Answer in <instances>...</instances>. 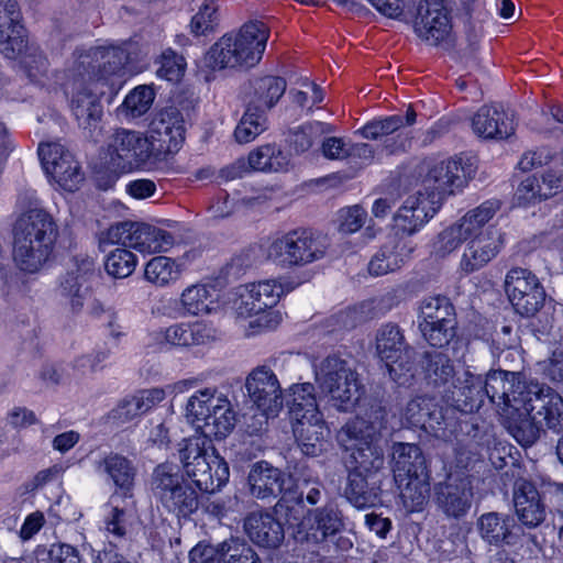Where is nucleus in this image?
Wrapping results in <instances>:
<instances>
[{"mask_svg": "<svg viewBox=\"0 0 563 563\" xmlns=\"http://www.w3.org/2000/svg\"><path fill=\"white\" fill-rule=\"evenodd\" d=\"M266 129L265 114L247 106L245 113L235 128L234 136L239 143L254 141Z\"/></svg>", "mask_w": 563, "mask_h": 563, "instance_id": "nucleus-47", "label": "nucleus"}, {"mask_svg": "<svg viewBox=\"0 0 563 563\" xmlns=\"http://www.w3.org/2000/svg\"><path fill=\"white\" fill-rule=\"evenodd\" d=\"M102 243L120 244L146 255L167 252L174 244L173 235L151 224L122 221L102 233Z\"/></svg>", "mask_w": 563, "mask_h": 563, "instance_id": "nucleus-11", "label": "nucleus"}, {"mask_svg": "<svg viewBox=\"0 0 563 563\" xmlns=\"http://www.w3.org/2000/svg\"><path fill=\"white\" fill-rule=\"evenodd\" d=\"M515 512L522 526L532 529L539 527L547 518V506L536 485L519 479L514 486Z\"/></svg>", "mask_w": 563, "mask_h": 563, "instance_id": "nucleus-32", "label": "nucleus"}, {"mask_svg": "<svg viewBox=\"0 0 563 563\" xmlns=\"http://www.w3.org/2000/svg\"><path fill=\"white\" fill-rule=\"evenodd\" d=\"M505 290L516 311L521 316H533L543 305L545 292L539 279L523 268L509 271Z\"/></svg>", "mask_w": 563, "mask_h": 563, "instance_id": "nucleus-23", "label": "nucleus"}, {"mask_svg": "<svg viewBox=\"0 0 563 563\" xmlns=\"http://www.w3.org/2000/svg\"><path fill=\"white\" fill-rule=\"evenodd\" d=\"M16 0H0V53L16 59L26 48L25 30Z\"/></svg>", "mask_w": 563, "mask_h": 563, "instance_id": "nucleus-27", "label": "nucleus"}, {"mask_svg": "<svg viewBox=\"0 0 563 563\" xmlns=\"http://www.w3.org/2000/svg\"><path fill=\"white\" fill-rule=\"evenodd\" d=\"M177 306L183 317L206 316L217 309L212 288L201 283L184 288L177 300Z\"/></svg>", "mask_w": 563, "mask_h": 563, "instance_id": "nucleus-40", "label": "nucleus"}, {"mask_svg": "<svg viewBox=\"0 0 563 563\" xmlns=\"http://www.w3.org/2000/svg\"><path fill=\"white\" fill-rule=\"evenodd\" d=\"M421 184L444 199L461 191L472 177V168L459 157L429 158L423 163Z\"/></svg>", "mask_w": 563, "mask_h": 563, "instance_id": "nucleus-16", "label": "nucleus"}, {"mask_svg": "<svg viewBox=\"0 0 563 563\" xmlns=\"http://www.w3.org/2000/svg\"><path fill=\"white\" fill-rule=\"evenodd\" d=\"M218 9V0H205L191 19V32L196 35H205L213 31L219 22Z\"/></svg>", "mask_w": 563, "mask_h": 563, "instance_id": "nucleus-52", "label": "nucleus"}, {"mask_svg": "<svg viewBox=\"0 0 563 563\" xmlns=\"http://www.w3.org/2000/svg\"><path fill=\"white\" fill-rule=\"evenodd\" d=\"M286 396L298 448L303 455L314 456L318 454L317 446L329 434L316 388L311 383L292 384L286 389Z\"/></svg>", "mask_w": 563, "mask_h": 563, "instance_id": "nucleus-6", "label": "nucleus"}, {"mask_svg": "<svg viewBox=\"0 0 563 563\" xmlns=\"http://www.w3.org/2000/svg\"><path fill=\"white\" fill-rule=\"evenodd\" d=\"M485 384L487 398L500 407L507 429L522 446L534 443L543 424L563 428V398L549 386L507 371L489 372Z\"/></svg>", "mask_w": 563, "mask_h": 563, "instance_id": "nucleus-1", "label": "nucleus"}, {"mask_svg": "<svg viewBox=\"0 0 563 563\" xmlns=\"http://www.w3.org/2000/svg\"><path fill=\"white\" fill-rule=\"evenodd\" d=\"M396 291L363 300L339 312L334 319L340 329H353L368 320L379 318L397 306Z\"/></svg>", "mask_w": 563, "mask_h": 563, "instance_id": "nucleus-33", "label": "nucleus"}, {"mask_svg": "<svg viewBox=\"0 0 563 563\" xmlns=\"http://www.w3.org/2000/svg\"><path fill=\"white\" fill-rule=\"evenodd\" d=\"M401 422L408 427H419L437 433L441 429L442 412L433 399L416 397L410 399L400 411Z\"/></svg>", "mask_w": 563, "mask_h": 563, "instance_id": "nucleus-39", "label": "nucleus"}, {"mask_svg": "<svg viewBox=\"0 0 563 563\" xmlns=\"http://www.w3.org/2000/svg\"><path fill=\"white\" fill-rule=\"evenodd\" d=\"M297 285L288 276H278L233 288L229 305L243 334L252 338L275 330L283 321V313L275 307Z\"/></svg>", "mask_w": 563, "mask_h": 563, "instance_id": "nucleus-3", "label": "nucleus"}, {"mask_svg": "<svg viewBox=\"0 0 563 563\" xmlns=\"http://www.w3.org/2000/svg\"><path fill=\"white\" fill-rule=\"evenodd\" d=\"M313 375L320 395L336 410L350 411L358 402V374L346 360L327 356L313 365Z\"/></svg>", "mask_w": 563, "mask_h": 563, "instance_id": "nucleus-7", "label": "nucleus"}, {"mask_svg": "<svg viewBox=\"0 0 563 563\" xmlns=\"http://www.w3.org/2000/svg\"><path fill=\"white\" fill-rule=\"evenodd\" d=\"M342 528V521L333 509L322 508L308 512L292 531L294 539L308 547L323 542Z\"/></svg>", "mask_w": 563, "mask_h": 563, "instance_id": "nucleus-28", "label": "nucleus"}, {"mask_svg": "<svg viewBox=\"0 0 563 563\" xmlns=\"http://www.w3.org/2000/svg\"><path fill=\"white\" fill-rule=\"evenodd\" d=\"M419 329L432 346L442 347L453 339L454 308L445 297L437 296L423 300L420 307Z\"/></svg>", "mask_w": 563, "mask_h": 563, "instance_id": "nucleus-17", "label": "nucleus"}, {"mask_svg": "<svg viewBox=\"0 0 563 563\" xmlns=\"http://www.w3.org/2000/svg\"><path fill=\"white\" fill-rule=\"evenodd\" d=\"M412 247L406 241L393 239L382 246L368 264V272L383 276L400 268L409 258Z\"/></svg>", "mask_w": 563, "mask_h": 563, "instance_id": "nucleus-41", "label": "nucleus"}, {"mask_svg": "<svg viewBox=\"0 0 563 563\" xmlns=\"http://www.w3.org/2000/svg\"><path fill=\"white\" fill-rule=\"evenodd\" d=\"M351 143L342 137L329 136L321 143V152L328 159L343 161L351 157Z\"/></svg>", "mask_w": 563, "mask_h": 563, "instance_id": "nucleus-58", "label": "nucleus"}, {"mask_svg": "<svg viewBox=\"0 0 563 563\" xmlns=\"http://www.w3.org/2000/svg\"><path fill=\"white\" fill-rule=\"evenodd\" d=\"M249 483L252 495L262 499L276 496L286 489L280 471L267 461H260L254 465L249 475Z\"/></svg>", "mask_w": 563, "mask_h": 563, "instance_id": "nucleus-43", "label": "nucleus"}, {"mask_svg": "<svg viewBox=\"0 0 563 563\" xmlns=\"http://www.w3.org/2000/svg\"><path fill=\"white\" fill-rule=\"evenodd\" d=\"M268 38L269 27L264 22L247 21L210 47L206 64L212 69L253 67L262 59Z\"/></svg>", "mask_w": 563, "mask_h": 563, "instance_id": "nucleus-5", "label": "nucleus"}, {"mask_svg": "<svg viewBox=\"0 0 563 563\" xmlns=\"http://www.w3.org/2000/svg\"><path fill=\"white\" fill-rule=\"evenodd\" d=\"M262 249L266 260L280 268L301 267L325 255L324 245L307 230H294L272 238Z\"/></svg>", "mask_w": 563, "mask_h": 563, "instance_id": "nucleus-8", "label": "nucleus"}, {"mask_svg": "<svg viewBox=\"0 0 563 563\" xmlns=\"http://www.w3.org/2000/svg\"><path fill=\"white\" fill-rule=\"evenodd\" d=\"M104 468L117 486L129 488L132 485L134 473L129 460H106Z\"/></svg>", "mask_w": 563, "mask_h": 563, "instance_id": "nucleus-57", "label": "nucleus"}, {"mask_svg": "<svg viewBox=\"0 0 563 563\" xmlns=\"http://www.w3.org/2000/svg\"><path fill=\"white\" fill-rule=\"evenodd\" d=\"M157 76L168 81H178L184 75L186 68V62L184 57L177 55L170 48L162 52L157 59Z\"/></svg>", "mask_w": 563, "mask_h": 563, "instance_id": "nucleus-53", "label": "nucleus"}, {"mask_svg": "<svg viewBox=\"0 0 563 563\" xmlns=\"http://www.w3.org/2000/svg\"><path fill=\"white\" fill-rule=\"evenodd\" d=\"M457 384L454 387L457 388L471 404V409L474 406H479L487 398L486 393V376L474 375L470 371H464L462 376L456 379Z\"/></svg>", "mask_w": 563, "mask_h": 563, "instance_id": "nucleus-50", "label": "nucleus"}, {"mask_svg": "<svg viewBox=\"0 0 563 563\" xmlns=\"http://www.w3.org/2000/svg\"><path fill=\"white\" fill-rule=\"evenodd\" d=\"M134 397L137 400L141 411L144 415L161 404L166 398V394L163 387H154L140 390L139 393L134 394Z\"/></svg>", "mask_w": 563, "mask_h": 563, "instance_id": "nucleus-63", "label": "nucleus"}, {"mask_svg": "<svg viewBox=\"0 0 563 563\" xmlns=\"http://www.w3.org/2000/svg\"><path fill=\"white\" fill-rule=\"evenodd\" d=\"M286 81L280 77L267 76L258 78L253 84V93L249 106L265 113L273 108L285 93Z\"/></svg>", "mask_w": 563, "mask_h": 563, "instance_id": "nucleus-44", "label": "nucleus"}, {"mask_svg": "<svg viewBox=\"0 0 563 563\" xmlns=\"http://www.w3.org/2000/svg\"><path fill=\"white\" fill-rule=\"evenodd\" d=\"M250 401L266 419L276 417L284 407L283 388L277 375L268 366H257L245 379Z\"/></svg>", "mask_w": 563, "mask_h": 563, "instance_id": "nucleus-19", "label": "nucleus"}, {"mask_svg": "<svg viewBox=\"0 0 563 563\" xmlns=\"http://www.w3.org/2000/svg\"><path fill=\"white\" fill-rule=\"evenodd\" d=\"M189 561L190 563H223L222 543L218 548L198 543L189 552Z\"/></svg>", "mask_w": 563, "mask_h": 563, "instance_id": "nucleus-61", "label": "nucleus"}, {"mask_svg": "<svg viewBox=\"0 0 563 563\" xmlns=\"http://www.w3.org/2000/svg\"><path fill=\"white\" fill-rule=\"evenodd\" d=\"M217 329L208 322H178L154 333V340L163 345L188 349L216 341Z\"/></svg>", "mask_w": 563, "mask_h": 563, "instance_id": "nucleus-26", "label": "nucleus"}, {"mask_svg": "<svg viewBox=\"0 0 563 563\" xmlns=\"http://www.w3.org/2000/svg\"><path fill=\"white\" fill-rule=\"evenodd\" d=\"M330 131V125L319 121L303 124L291 133L289 139L290 147L296 153H303L313 145L316 140Z\"/></svg>", "mask_w": 563, "mask_h": 563, "instance_id": "nucleus-49", "label": "nucleus"}, {"mask_svg": "<svg viewBox=\"0 0 563 563\" xmlns=\"http://www.w3.org/2000/svg\"><path fill=\"white\" fill-rule=\"evenodd\" d=\"M84 277H74L69 274L65 282L62 284L63 290L66 296L70 297V303L74 310H79L84 306V300L87 296V288L82 287L81 280Z\"/></svg>", "mask_w": 563, "mask_h": 563, "instance_id": "nucleus-62", "label": "nucleus"}, {"mask_svg": "<svg viewBox=\"0 0 563 563\" xmlns=\"http://www.w3.org/2000/svg\"><path fill=\"white\" fill-rule=\"evenodd\" d=\"M38 156L46 175L62 189L75 191L84 179L79 163L60 143L49 142L38 146Z\"/></svg>", "mask_w": 563, "mask_h": 563, "instance_id": "nucleus-20", "label": "nucleus"}, {"mask_svg": "<svg viewBox=\"0 0 563 563\" xmlns=\"http://www.w3.org/2000/svg\"><path fill=\"white\" fill-rule=\"evenodd\" d=\"M471 123L473 132L485 140H504L515 133L512 119L499 106L481 107Z\"/></svg>", "mask_w": 563, "mask_h": 563, "instance_id": "nucleus-36", "label": "nucleus"}, {"mask_svg": "<svg viewBox=\"0 0 563 563\" xmlns=\"http://www.w3.org/2000/svg\"><path fill=\"white\" fill-rule=\"evenodd\" d=\"M136 255L129 247H117L104 257V271L112 277L123 279L133 274L137 266Z\"/></svg>", "mask_w": 563, "mask_h": 563, "instance_id": "nucleus-46", "label": "nucleus"}, {"mask_svg": "<svg viewBox=\"0 0 563 563\" xmlns=\"http://www.w3.org/2000/svg\"><path fill=\"white\" fill-rule=\"evenodd\" d=\"M96 65L87 75L110 88L120 85L118 80L124 75V67L136 59V45L125 42L122 45L99 46L91 51Z\"/></svg>", "mask_w": 563, "mask_h": 563, "instance_id": "nucleus-21", "label": "nucleus"}, {"mask_svg": "<svg viewBox=\"0 0 563 563\" xmlns=\"http://www.w3.org/2000/svg\"><path fill=\"white\" fill-rule=\"evenodd\" d=\"M500 207L499 200L490 199L468 210L439 234L435 243L437 251L442 254L450 253L463 243V238L479 236L487 232L493 235H501L494 225L489 224Z\"/></svg>", "mask_w": 563, "mask_h": 563, "instance_id": "nucleus-10", "label": "nucleus"}, {"mask_svg": "<svg viewBox=\"0 0 563 563\" xmlns=\"http://www.w3.org/2000/svg\"><path fill=\"white\" fill-rule=\"evenodd\" d=\"M430 378L435 385L448 384L455 374L454 367L449 357L443 354H437L430 365Z\"/></svg>", "mask_w": 563, "mask_h": 563, "instance_id": "nucleus-59", "label": "nucleus"}, {"mask_svg": "<svg viewBox=\"0 0 563 563\" xmlns=\"http://www.w3.org/2000/svg\"><path fill=\"white\" fill-rule=\"evenodd\" d=\"M465 247L460 260V269L465 274L477 272L492 262L503 247V236L489 232L479 236L463 238Z\"/></svg>", "mask_w": 563, "mask_h": 563, "instance_id": "nucleus-34", "label": "nucleus"}, {"mask_svg": "<svg viewBox=\"0 0 563 563\" xmlns=\"http://www.w3.org/2000/svg\"><path fill=\"white\" fill-rule=\"evenodd\" d=\"M366 217V210L357 205L343 208L338 213L339 230L343 233H354L363 227Z\"/></svg>", "mask_w": 563, "mask_h": 563, "instance_id": "nucleus-56", "label": "nucleus"}, {"mask_svg": "<svg viewBox=\"0 0 563 563\" xmlns=\"http://www.w3.org/2000/svg\"><path fill=\"white\" fill-rule=\"evenodd\" d=\"M477 528L483 540L494 545H511L516 543L517 536L512 531L516 523L507 515L497 512L484 514L478 518Z\"/></svg>", "mask_w": 563, "mask_h": 563, "instance_id": "nucleus-42", "label": "nucleus"}, {"mask_svg": "<svg viewBox=\"0 0 563 563\" xmlns=\"http://www.w3.org/2000/svg\"><path fill=\"white\" fill-rule=\"evenodd\" d=\"M24 52L25 49L20 55L21 68L31 81L43 85L48 71L47 59L35 51L25 54Z\"/></svg>", "mask_w": 563, "mask_h": 563, "instance_id": "nucleus-55", "label": "nucleus"}, {"mask_svg": "<svg viewBox=\"0 0 563 563\" xmlns=\"http://www.w3.org/2000/svg\"><path fill=\"white\" fill-rule=\"evenodd\" d=\"M52 216L34 205L22 212L14 225L13 261L24 273H38L52 256L57 239Z\"/></svg>", "mask_w": 563, "mask_h": 563, "instance_id": "nucleus-4", "label": "nucleus"}, {"mask_svg": "<svg viewBox=\"0 0 563 563\" xmlns=\"http://www.w3.org/2000/svg\"><path fill=\"white\" fill-rule=\"evenodd\" d=\"M183 416L199 433L183 439L172 450L180 457H220L211 440L229 437L239 421L235 405L216 386L195 390L183 406Z\"/></svg>", "mask_w": 563, "mask_h": 563, "instance_id": "nucleus-2", "label": "nucleus"}, {"mask_svg": "<svg viewBox=\"0 0 563 563\" xmlns=\"http://www.w3.org/2000/svg\"><path fill=\"white\" fill-rule=\"evenodd\" d=\"M375 351L394 382L405 385L412 377L413 351L398 325L385 323L377 330Z\"/></svg>", "mask_w": 563, "mask_h": 563, "instance_id": "nucleus-13", "label": "nucleus"}, {"mask_svg": "<svg viewBox=\"0 0 563 563\" xmlns=\"http://www.w3.org/2000/svg\"><path fill=\"white\" fill-rule=\"evenodd\" d=\"M152 87L142 85L135 87L123 100L120 110L130 118H139L146 113L154 101Z\"/></svg>", "mask_w": 563, "mask_h": 563, "instance_id": "nucleus-48", "label": "nucleus"}, {"mask_svg": "<svg viewBox=\"0 0 563 563\" xmlns=\"http://www.w3.org/2000/svg\"><path fill=\"white\" fill-rule=\"evenodd\" d=\"M380 424L368 422L364 418H355L347 422L339 432L338 439L350 457L376 455Z\"/></svg>", "mask_w": 563, "mask_h": 563, "instance_id": "nucleus-30", "label": "nucleus"}, {"mask_svg": "<svg viewBox=\"0 0 563 563\" xmlns=\"http://www.w3.org/2000/svg\"><path fill=\"white\" fill-rule=\"evenodd\" d=\"M288 165L287 155L273 145L261 146L247 157L249 168L256 172H280L287 169Z\"/></svg>", "mask_w": 563, "mask_h": 563, "instance_id": "nucleus-45", "label": "nucleus"}, {"mask_svg": "<svg viewBox=\"0 0 563 563\" xmlns=\"http://www.w3.org/2000/svg\"><path fill=\"white\" fill-rule=\"evenodd\" d=\"M104 158L121 173L154 169L148 142L139 131L117 130L108 142Z\"/></svg>", "mask_w": 563, "mask_h": 563, "instance_id": "nucleus-12", "label": "nucleus"}, {"mask_svg": "<svg viewBox=\"0 0 563 563\" xmlns=\"http://www.w3.org/2000/svg\"><path fill=\"white\" fill-rule=\"evenodd\" d=\"M152 489L163 507L177 516H188L198 508V495L184 484L180 466L176 463L166 461L155 468Z\"/></svg>", "mask_w": 563, "mask_h": 563, "instance_id": "nucleus-9", "label": "nucleus"}, {"mask_svg": "<svg viewBox=\"0 0 563 563\" xmlns=\"http://www.w3.org/2000/svg\"><path fill=\"white\" fill-rule=\"evenodd\" d=\"M542 371L553 382H563V349L553 351L551 357L542 363Z\"/></svg>", "mask_w": 563, "mask_h": 563, "instance_id": "nucleus-64", "label": "nucleus"}, {"mask_svg": "<svg viewBox=\"0 0 563 563\" xmlns=\"http://www.w3.org/2000/svg\"><path fill=\"white\" fill-rule=\"evenodd\" d=\"M443 199L439 194L422 186L407 197L394 217L396 227L401 231L413 234L419 231L439 211Z\"/></svg>", "mask_w": 563, "mask_h": 563, "instance_id": "nucleus-24", "label": "nucleus"}, {"mask_svg": "<svg viewBox=\"0 0 563 563\" xmlns=\"http://www.w3.org/2000/svg\"><path fill=\"white\" fill-rule=\"evenodd\" d=\"M104 85L90 75L76 78L70 91V109L79 126L95 130L102 117L100 97L104 93Z\"/></svg>", "mask_w": 563, "mask_h": 563, "instance_id": "nucleus-22", "label": "nucleus"}, {"mask_svg": "<svg viewBox=\"0 0 563 563\" xmlns=\"http://www.w3.org/2000/svg\"><path fill=\"white\" fill-rule=\"evenodd\" d=\"M393 472L402 506L408 512L421 510L430 492L427 461L395 460Z\"/></svg>", "mask_w": 563, "mask_h": 563, "instance_id": "nucleus-15", "label": "nucleus"}, {"mask_svg": "<svg viewBox=\"0 0 563 563\" xmlns=\"http://www.w3.org/2000/svg\"><path fill=\"white\" fill-rule=\"evenodd\" d=\"M404 120L401 117L391 115L365 124L360 130V133L363 137L371 140L385 137V150L387 153L393 154L406 151L410 146L409 133L405 130H400Z\"/></svg>", "mask_w": 563, "mask_h": 563, "instance_id": "nucleus-37", "label": "nucleus"}, {"mask_svg": "<svg viewBox=\"0 0 563 563\" xmlns=\"http://www.w3.org/2000/svg\"><path fill=\"white\" fill-rule=\"evenodd\" d=\"M143 412L134 395L121 400L111 411V419L117 423H125L142 416Z\"/></svg>", "mask_w": 563, "mask_h": 563, "instance_id": "nucleus-60", "label": "nucleus"}, {"mask_svg": "<svg viewBox=\"0 0 563 563\" xmlns=\"http://www.w3.org/2000/svg\"><path fill=\"white\" fill-rule=\"evenodd\" d=\"M376 460H350L347 484L344 489L346 499L357 509L375 507L379 504L380 466Z\"/></svg>", "mask_w": 563, "mask_h": 563, "instance_id": "nucleus-18", "label": "nucleus"}, {"mask_svg": "<svg viewBox=\"0 0 563 563\" xmlns=\"http://www.w3.org/2000/svg\"><path fill=\"white\" fill-rule=\"evenodd\" d=\"M223 563H262L255 551L244 541L230 539L222 543Z\"/></svg>", "mask_w": 563, "mask_h": 563, "instance_id": "nucleus-54", "label": "nucleus"}, {"mask_svg": "<svg viewBox=\"0 0 563 563\" xmlns=\"http://www.w3.org/2000/svg\"><path fill=\"white\" fill-rule=\"evenodd\" d=\"M560 187L561 185L559 184L556 186L549 185L547 188H543L540 179L532 176L521 181L516 191V198L518 203L526 206L555 195Z\"/></svg>", "mask_w": 563, "mask_h": 563, "instance_id": "nucleus-51", "label": "nucleus"}, {"mask_svg": "<svg viewBox=\"0 0 563 563\" xmlns=\"http://www.w3.org/2000/svg\"><path fill=\"white\" fill-rule=\"evenodd\" d=\"M184 133L183 117L176 109L161 111L151 122L145 139L148 142L154 168L167 163L180 151L185 140Z\"/></svg>", "mask_w": 563, "mask_h": 563, "instance_id": "nucleus-14", "label": "nucleus"}, {"mask_svg": "<svg viewBox=\"0 0 563 563\" xmlns=\"http://www.w3.org/2000/svg\"><path fill=\"white\" fill-rule=\"evenodd\" d=\"M244 530L262 548L275 549L285 538L283 525L269 512H251L244 520Z\"/></svg>", "mask_w": 563, "mask_h": 563, "instance_id": "nucleus-38", "label": "nucleus"}, {"mask_svg": "<svg viewBox=\"0 0 563 563\" xmlns=\"http://www.w3.org/2000/svg\"><path fill=\"white\" fill-rule=\"evenodd\" d=\"M198 252L190 250L178 257L158 255L144 265V279L156 288H167L178 283Z\"/></svg>", "mask_w": 563, "mask_h": 563, "instance_id": "nucleus-29", "label": "nucleus"}, {"mask_svg": "<svg viewBox=\"0 0 563 563\" xmlns=\"http://www.w3.org/2000/svg\"><path fill=\"white\" fill-rule=\"evenodd\" d=\"M178 465L200 490L207 493L220 489L230 476L225 460H180Z\"/></svg>", "mask_w": 563, "mask_h": 563, "instance_id": "nucleus-35", "label": "nucleus"}, {"mask_svg": "<svg viewBox=\"0 0 563 563\" xmlns=\"http://www.w3.org/2000/svg\"><path fill=\"white\" fill-rule=\"evenodd\" d=\"M413 30L429 45H439L446 41L451 35L452 24L443 0H421Z\"/></svg>", "mask_w": 563, "mask_h": 563, "instance_id": "nucleus-25", "label": "nucleus"}, {"mask_svg": "<svg viewBox=\"0 0 563 563\" xmlns=\"http://www.w3.org/2000/svg\"><path fill=\"white\" fill-rule=\"evenodd\" d=\"M473 488L467 477L450 475L445 483L435 488V501L441 511L449 518H462L471 509Z\"/></svg>", "mask_w": 563, "mask_h": 563, "instance_id": "nucleus-31", "label": "nucleus"}]
</instances>
